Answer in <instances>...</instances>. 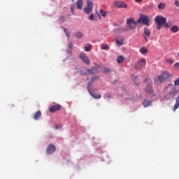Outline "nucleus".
I'll return each instance as SVG.
<instances>
[{
	"mask_svg": "<svg viewBox=\"0 0 179 179\" xmlns=\"http://www.w3.org/2000/svg\"><path fill=\"white\" fill-rule=\"evenodd\" d=\"M166 90H169V93L165 95V99L166 100H171V99H174L178 93V90L176 89V87L173 85L169 84L166 87Z\"/></svg>",
	"mask_w": 179,
	"mask_h": 179,
	"instance_id": "1",
	"label": "nucleus"
},
{
	"mask_svg": "<svg viewBox=\"0 0 179 179\" xmlns=\"http://www.w3.org/2000/svg\"><path fill=\"white\" fill-rule=\"evenodd\" d=\"M144 83H147L145 87V92L151 96H155L153 92V82L149 78H147L144 80Z\"/></svg>",
	"mask_w": 179,
	"mask_h": 179,
	"instance_id": "2",
	"label": "nucleus"
},
{
	"mask_svg": "<svg viewBox=\"0 0 179 179\" xmlns=\"http://www.w3.org/2000/svg\"><path fill=\"white\" fill-rule=\"evenodd\" d=\"M97 79H99V77L94 76L88 82V86H87V90L90 94V96H92V97H94V99H101V95L99 94H96V93H92V92L90 91V89L89 87H90V86H92V85H93V83L95 82V80H97Z\"/></svg>",
	"mask_w": 179,
	"mask_h": 179,
	"instance_id": "3",
	"label": "nucleus"
},
{
	"mask_svg": "<svg viewBox=\"0 0 179 179\" xmlns=\"http://www.w3.org/2000/svg\"><path fill=\"white\" fill-rule=\"evenodd\" d=\"M137 23H142V24H144V26L149 27V26H150L149 24L150 23V18L146 15L141 14V17L137 21Z\"/></svg>",
	"mask_w": 179,
	"mask_h": 179,
	"instance_id": "4",
	"label": "nucleus"
},
{
	"mask_svg": "<svg viewBox=\"0 0 179 179\" xmlns=\"http://www.w3.org/2000/svg\"><path fill=\"white\" fill-rule=\"evenodd\" d=\"M171 77V75L170 73H169V71H164L157 77V79L160 83H163V82H166V80L170 79Z\"/></svg>",
	"mask_w": 179,
	"mask_h": 179,
	"instance_id": "5",
	"label": "nucleus"
},
{
	"mask_svg": "<svg viewBox=\"0 0 179 179\" xmlns=\"http://www.w3.org/2000/svg\"><path fill=\"white\" fill-rule=\"evenodd\" d=\"M127 29H124L126 31L135 29V20L134 18H128L127 20Z\"/></svg>",
	"mask_w": 179,
	"mask_h": 179,
	"instance_id": "6",
	"label": "nucleus"
},
{
	"mask_svg": "<svg viewBox=\"0 0 179 179\" xmlns=\"http://www.w3.org/2000/svg\"><path fill=\"white\" fill-rule=\"evenodd\" d=\"M155 22L157 24H165V26H167V24H166V22H167V18L163 16H160V15L156 16L155 17Z\"/></svg>",
	"mask_w": 179,
	"mask_h": 179,
	"instance_id": "7",
	"label": "nucleus"
},
{
	"mask_svg": "<svg viewBox=\"0 0 179 179\" xmlns=\"http://www.w3.org/2000/svg\"><path fill=\"white\" fill-rule=\"evenodd\" d=\"M87 6L84 8V10L85 13L89 15L90 13H92V12H93V2L88 0L87 2Z\"/></svg>",
	"mask_w": 179,
	"mask_h": 179,
	"instance_id": "8",
	"label": "nucleus"
},
{
	"mask_svg": "<svg viewBox=\"0 0 179 179\" xmlns=\"http://www.w3.org/2000/svg\"><path fill=\"white\" fill-rule=\"evenodd\" d=\"M146 65V59H141L138 62L137 65L136 66V69L141 71Z\"/></svg>",
	"mask_w": 179,
	"mask_h": 179,
	"instance_id": "9",
	"label": "nucleus"
},
{
	"mask_svg": "<svg viewBox=\"0 0 179 179\" xmlns=\"http://www.w3.org/2000/svg\"><path fill=\"white\" fill-rule=\"evenodd\" d=\"M55 150H57L55 145H54L52 144H50L46 149V153L48 155H52V153H54V152H55Z\"/></svg>",
	"mask_w": 179,
	"mask_h": 179,
	"instance_id": "10",
	"label": "nucleus"
},
{
	"mask_svg": "<svg viewBox=\"0 0 179 179\" xmlns=\"http://www.w3.org/2000/svg\"><path fill=\"white\" fill-rule=\"evenodd\" d=\"M80 58L83 61V62H85L87 65L90 64V60L89 59V57L86 56V54H85V52H81L80 54Z\"/></svg>",
	"mask_w": 179,
	"mask_h": 179,
	"instance_id": "11",
	"label": "nucleus"
},
{
	"mask_svg": "<svg viewBox=\"0 0 179 179\" xmlns=\"http://www.w3.org/2000/svg\"><path fill=\"white\" fill-rule=\"evenodd\" d=\"M60 110H61V105L57 104V105L51 106L49 109V111L50 113H52L53 114V113H55L56 111H59Z\"/></svg>",
	"mask_w": 179,
	"mask_h": 179,
	"instance_id": "12",
	"label": "nucleus"
},
{
	"mask_svg": "<svg viewBox=\"0 0 179 179\" xmlns=\"http://www.w3.org/2000/svg\"><path fill=\"white\" fill-rule=\"evenodd\" d=\"M114 5L117 6V8H127V5L125 3L122 1H114Z\"/></svg>",
	"mask_w": 179,
	"mask_h": 179,
	"instance_id": "13",
	"label": "nucleus"
},
{
	"mask_svg": "<svg viewBox=\"0 0 179 179\" xmlns=\"http://www.w3.org/2000/svg\"><path fill=\"white\" fill-rule=\"evenodd\" d=\"M143 107H150V106H152V100L150 99H145L143 102Z\"/></svg>",
	"mask_w": 179,
	"mask_h": 179,
	"instance_id": "14",
	"label": "nucleus"
},
{
	"mask_svg": "<svg viewBox=\"0 0 179 179\" xmlns=\"http://www.w3.org/2000/svg\"><path fill=\"white\" fill-rule=\"evenodd\" d=\"M77 9H83V0H78L76 3Z\"/></svg>",
	"mask_w": 179,
	"mask_h": 179,
	"instance_id": "15",
	"label": "nucleus"
},
{
	"mask_svg": "<svg viewBox=\"0 0 179 179\" xmlns=\"http://www.w3.org/2000/svg\"><path fill=\"white\" fill-rule=\"evenodd\" d=\"M139 52H141V54L143 55H146V54L148 52V48H146V47H141L139 49Z\"/></svg>",
	"mask_w": 179,
	"mask_h": 179,
	"instance_id": "16",
	"label": "nucleus"
},
{
	"mask_svg": "<svg viewBox=\"0 0 179 179\" xmlns=\"http://www.w3.org/2000/svg\"><path fill=\"white\" fill-rule=\"evenodd\" d=\"M87 72H89V73H90V75H93V74L96 73V72H97V66L92 67V68L88 69Z\"/></svg>",
	"mask_w": 179,
	"mask_h": 179,
	"instance_id": "17",
	"label": "nucleus"
},
{
	"mask_svg": "<svg viewBox=\"0 0 179 179\" xmlns=\"http://www.w3.org/2000/svg\"><path fill=\"white\" fill-rule=\"evenodd\" d=\"M116 44H117V45H124V38L120 37L119 39H116Z\"/></svg>",
	"mask_w": 179,
	"mask_h": 179,
	"instance_id": "18",
	"label": "nucleus"
},
{
	"mask_svg": "<svg viewBox=\"0 0 179 179\" xmlns=\"http://www.w3.org/2000/svg\"><path fill=\"white\" fill-rule=\"evenodd\" d=\"M40 117H41V111L38 110L35 113V114L34 115V120L37 121V120H38V118H40Z\"/></svg>",
	"mask_w": 179,
	"mask_h": 179,
	"instance_id": "19",
	"label": "nucleus"
},
{
	"mask_svg": "<svg viewBox=\"0 0 179 179\" xmlns=\"http://www.w3.org/2000/svg\"><path fill=\"white\" fill-rule=\"evenodd\" d=\"M146 37H150V31L149 30V29H148V27H144V35Z\"/></svg>",
	"mask_w": 179,
	"mask_h": 179,
	"instance_id": "20",
	"label": "nucleus"
},
{
	"mask_svg": "<svg viewBox=\"0 0 179 179\" xmlns=\"http://www.w3.org/2000/svg\"><path fill=\"white\" fill-rule=\"evenodd\" d=\"M178 107H179V96H178V97L176 98V101L174 105V111H176V110H177Z\"/></svg>",
	"mask_w": 179,
	"mask_h": 179,
	"instance_id": "21",
	"label": "nucleus"
},
{
	"mask_svg": "<svg viewBox=\"0 0 179 179\" xmlns=\"http://www.w3.org/2000/svg\"><path fill=\"white\" fill-rule=\"evenodd\" d=\"M171 31H173V33H177V31H178L179 28L178 26L177 25H173L171 28Z\"/></svg>",
	"mask_w": 179,
	"mask_h": 179,
	"instance_id": "22",
	"label": "nucleus"
},
{
	"mask_svg": "<svg viewBox=\"0 0 179 179\" xmlns=\"http://www.w3.org/2000/svg\"><path fill=\"white\" fill-rule=\"evenodd\" d=\"M75 37H76V38H82V37H83V34H82V32H76L75 33Z\"/></svg>",
	"mask_w": 179,
	"mask_h": 179,
	"instance_id": "23",
	"label": "nucleus"
},
{
	"mask_svg": "<svg viewBox=\"0 0 179 179\" xmlns=\"http://www.w3.org/2000/svg\"><path fill=\"white\" fill-rule=\"evenodd\" d=\"M117 64H122V62H124V57L121 55L118 56L117 58Z\"/></svg>",
	"mask_w": 179,
	"mask_h": 179,
	"instance_id": "24",
	"label": "nucleus"
},
{
	"mask_svg": "<svg viewBox=\"0 0 179 179\" xmlns=\"http://www.w3.org/2000/svg\"><path fill=\"white\" fill-rule=\"evenodd\" d=\"M164 8H166V3H160L158 5V9L163 10V9H164Z\"/></svg>",
	"mask_w": 179,
	"mask_h": 179,
	"instance_id": "25",
	"label": "nucleus"
},
{
	"mask_svg": "<svg viewBox=\"0 0 179 179\" xmlns=\"http://www.w3.org/2000/svg\"><path fill=\"white\" fill-rule=\"evenodd\" d=\"M99 13H100V15H101V16H103V17H106V16H107V13H105L103 9H101L99 10Z\"/></svg>",
	"mask_w": 179,
	"mask_h": 179,
	"instance_id": "26",
	"label": "nucleus"
},
{
	"mask_svg": "<svg viewBox=\"0 0 179 179\" xmlns=\"http://www.w3.org/2000/svg\"><path fill=\"white\" fill-rule=\"evenodd\" d=\"M64 32L65 33L66 37H68V38H69L70 35H69V32L68 31V29L66 28H63Z\"/></svg>",
	"mask_w": 179,
	"mask_h": 179,
	"instance_id": "27",
	"label": "nucleus"
},
{
	"mask_svg": "<svg viewBox=\"0 0 179 179\" xmlns=\"http://www.w3.org/2000/svg\"><path fill=\"white\" fill-rule=\"evenodd\" d=\"M102 50H106V51H108V50H110V45L105 44L103 46H102Z\"/></svg>",
	"mask_w": 179,
	"mask_h": 179,
	"instance_id": "28",
	"label": "nucleus"
},
{
	"mask_svg": "<svg viewBox=\"0 0 179 179\" xmlns=\"http://www.w3.org/2000/svg\"><path fill=\"white\" fill-rule=\"evenodd\" d=\"M90 50H92V45H90L88 46H85V51H86L87 52L90 51Z\"/></svg>",
	"mask_w": 179,
	"mask_h": 179,
	"instance_id": "29",
	"label": "nucleus"
},
{
	"mask_svg": "<svg viewBox=\"0 0 179 179\" xmlns=\"http://www.w3.org/2000/svg\"><path fill=\"white\" fill-rule=\"evenodd\" d=\"M103 72H104L105 73H110V72H111V70H110V69H108V68H105V69H103Z\"/></svg>",
	"mask_w": 179,
	"mask_h": 179,
	"instance_id": "30",
	"label": "nucleus"
},
{
	"mask_svg": "<svg viewBox=\"0 0 179 179\" xmlns=\"http://www.w3.org/2000/svg\"><path fill=\"white\" fill-rule=\"evenodd\" d=\"M174 68L175 69H176L177 71H179V62H177L174 64Z\"/></svg>",
	"mask_w": 179,
	"mask_h": 179,
	"instance_id": "31",
	"label": "nucleus"
},
{
	"mask_svg": "<svg viewBox=\"0 0 179 179\" xmlns=\"http://www.w3.org/2000/svg\"><path fill=\"white\" fill-rule=\"evenodd\" d=\"M166 62H168V64H170V65L174 64V60L169 59L168 60H166Z\"/></svg>",
	"mask_w": 179,
	"mask_h": 179,
	"instance_id": "32",
	"label": "nucleus"
},
{
	"mask_svg": "<svg viewBox=\"0 0 179 179\" xmlns=\"http://www.w3.org/2000/svg\"><path fill=\"white\" fill-rule=\"evenodd\" d=\"M70 9H71V13H72V15H75V11L73 10V6H71L70 7Z\"/></svg>",
	"mask_w": 179,
	"mask_h": 179,
	"instance_id": "33",
	"label": "nucleus"
},
{
	"mask_svg": "<svg viewBox=\"0 0 179 179\" xmlns=\"http://www.w3.org/2000/svg\"><path fill=\"white\" fill-rule=\"evenodd\" d=\"M94 17V15L93 14H91L89 17L90 20H93V18Z\"/></svg>",
	"mask_w": 179,
	"mask_h": 179,
	"instance_id": "34",
	"label": "nucleus"
},
{
	"mask_svg": "<svg viewBox=\"0 0 179 179\" xmlns=\"http://www.w3.org/2000/svg\"><path fill=\"white\" fill-rule=\"evenodd\" d=\"M164 24H158L157 27V30H160L162 29V26H163Z\"/></svg>",
	"mask_w": 179,
	"mask_h": 179,
	"instance_id": "35",
	"label": "nucleus"
},
{
	"mask_svg": "<svg viewBox=\"0 0 179 179\" xmlns=\"http://www.w3.org/2000/svg\"><path fill=\"white\" fill-rule=\"evenodd\" d=\"M60 20H61V22H65V17H64V16L61 17H60Z\"/></svg>",
	"mask_w": 179,
	"mask_h": 179,
	"instance_id": "36",
	"label": "nucleus"
},
{
	"mask_svg": "<svg viewBox=\"0 0 179 179\" xmlns=\"http://www.w3.org/2000/svg\"><path fill=\"white\" fill-rule=\"evenodd\" d=\"M69 48L70 49V50H72V48H73V47H72V43H69Z\"/></svg>",
	"mask_w": 179,
	"mask_h": 179,
	"instance_id": "37",
	"label": "nucleus"
},
{
	"mask_svg": "<svg viewBox=\"0 0 179 179\" xmlns=\"http://www.w3.org/2000/svg\"><path fill=\"white\" fill-rule=\"evenodd\" d=\"M175 5H176V6H178V7H179V2H178V1H175Z\"/></svg>",
	"mask_w": 179,
	"mask_h": 179,
	"instance_id": "38",
	"label": "nucleus"
},
{
	"mask_svg": "<svg viewBox=\"0 0 179 179\" xmlns=\"http://www.w3.org/2000/svg\"><path fill=\"white\" fill-rule=\"evenodd\" d=\"M143 37H144L145 41L146 42L149 41V39H148V36H143Z\"/></svg>",
	"mask_w": 179,
	"mask_h": 179,
	"instance_id": "39",
	"label": "nucleus"
},
{
	"mask_svg": "<svg viewBox=\"0 0 179 179\" xmlns=\"http://www.w3.org/2000/svg\"><path fill=\"white\" fill-rule=\"evenodd\" d=\"M136 2H137L138 3H140V2H142L143 0H135Z\"/></svg>",
	"mask_w": 179,
	"mask_h": 179,
	"instance_id": "40",
	"label": "nucleus"
},
{
	"mask_svg": "<svg viewBox=\"0 0 179 179\" xmlns=\"http://www.w3.org/2000/svg\"><path fill=\"white\" fill-rule=\"evenodd\" d=\"M59 128H62V126H59V127L58 126H56V129H59Z\"/></svg>",
	"mask_w": 179,
	"mask_h": 179,
	"instance_id": "41",
	"label": "nucleus"
},
{
	"mask_svg": "<svg viewBox=\"0 0 179 179\" xmlns=\"http://www.w3.org/2000/svg\"><path fill=\"white\" fill-rule=\"evenodd\" d=\"M71 1H75V0H71Z\"/></svg>",
	"mask_w": 179,
	"mask_h": 179,
	"instance_id": "42",
	"label": "nucleus"
}]
</instances>
